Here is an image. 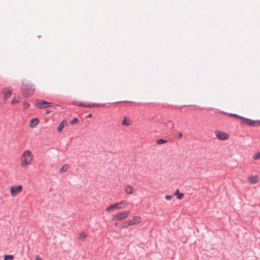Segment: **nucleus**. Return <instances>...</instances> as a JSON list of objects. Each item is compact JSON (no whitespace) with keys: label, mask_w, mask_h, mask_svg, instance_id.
Masks as SVG:
<instances>
[{"label":"nucleus","mask_w":260,"mask_h":260,"mask_svg":"<svg viewBox=\"0 0 260 260\" xmlns=\"http://www.w3.org/2000/svg\"><path fill=\"white\" fill-rule=\"evenodd\" d=\"M39 122V120L37 118H32L31 119L29 123V126L31 127H35Z\"/></svg>","instance_id":"obj_12"},{"label":"nucleus","mask_w":260,"mask_h":260,"mask_svg":"<svg viewBox=\"0 0 260 260\" xmlns=\"http://www.w3.org/2000/svg\"><path fill=\"white\" fill-rule=\"evenodd\" d=\"M92 114H88V115L86 116V117L87 118H91V117H92Z\"/></svg>","instance_id":"obj_31"},{"label":"nucleus","mask_w":260,"mask_h":260,"mask_svg":"<svg viewBox=\"0 0 260 260\" xmlns=\"http://www.w3.org/2000/svg\"><path fill=\"white\" fill-rule=\"evenodd\" d=\"M105 104L101 105L100 104H85L84 107L86 108L104 106Z\"/></svg>","instance_id":"obj_15"},{"label":"nucleus","mask_w":260,"mask_h":260,"mask_svg":"<svg viewBox=\"0 0 260 260\" xmlns=\"http://www.w3.org/2000/svg\"><path fill=\"white\" fill-rule=\"evenodd\" d=\"M168 140L164 139H158L157 140L156 143L157 144L160 145L167 143Z\"/></svg>","instance_id":"obj_20"},{"label":"nucleus","mask_w":260,"mask_h":260,"mask_svg":"<svg viewBox=\"0 0 260 260\" xmlns=\"http://www.w3.org/2000/svg\"><path fill=\"white\" fill-rule=\"evenodd\" d=\"M129 222V220L125 221L124 223V224L121 226L122 228H126L129 225H131V224H128V223Z\"/></svg>","instance_id":"obj_26"},{"label":"nucleus","mask_w":260,"mask_h":260,"mask_svg":"<svg viewBox=\"0 0 260 260\" xmlns=\"http://www.w3.org/2000/svg\"><path fill=\"white\" fill-rule=\"evenodd\" d=\"M14 256L12 255H6L4 256V260H13Z\"/></svg>","instance_id":"obj_21"},{"label":"nucleus","mask_w":260,"mask_h":260,"mask_svg":"<svg viewBox=\"0 0 260 260\" xmlns=\"http://www.w3.org/2000/svg\"><path fill=\"white\" fill-rule=\"evenodd\" d=\"M241 119L242 120L241 122V124H246L249 126L260 125V121H255L243 117L241 118Z\"/></svg>","instance_id":"obj_5"},{"label":"nucleus","mask_w":260,"mask_h":260,"mask_svg":"<svg viewBox=\"0 0 260 260\" xmlns=\"http://www.w3.org/2000/svg\"><path fill=\"white\" fill-rule=\"evenodd\" d=\"M78 121V119L77 118L75 117L74 118H73L70 122V123L72 124H74L75 123H76V122H77Z\"/></svg>","instance_id":"obj_25"},{"label":"nucleus","mask_w":260,"mask_h":260,"mask_svg":"<svg viewBox=\"0 0 260 260\" xmlns=\"http://www.w3.org/2000/svg\"><path fill=\"white\" fill-rule=\"evenodd\" d=\"M35 260H42L39 256L36 257Z\"/></svg>","instance_id":"obj_33"},{"label":"nucleus","mask_w":260,"mask_h":260,"mask_svg":"<svg viewBox=\"0 0 260 260\" xmlns=\"http://www.w3.org/2000/svg\"><path fill=\"white\" fill-rule=\"evenodd\" d=\"M3 93L4 94V100H6L8 98H9L12 93V90L8 89V88H5L3 90Z\"/></svg>","instance_id":"obj_10"},{"label":"nucleus","mask_w":260,"mask_h":260,"mask_svg":"<svg viewBox=\"0 0 260 260\" xmlns=\"http://www.w3.org/2000/svg\"><path fill=\"white\" fill-rule=\"evenodd\" d=\"M22 189V186L20 185L11 187V189H10L11 196L12 197L15 196L17 193H18L21 191Z\"/></svg>","instance_id":"obj_7"},{"label":"nucleus","mask_w":260,"mask_h":260,"mask_svg":"<svg viewBox=\"0 0 260 260\" xmlns=\"http://www.w3.org/2000/svg\"><path fill=\"white\" fill-rule=\"evenodd\" d=\"M141 221V217L139 216H135L133 217L132 220H129V222L128 224H131V225H134L136 223H138Z\"/></svg>","instance_id":"obj_11"},{"label":"nucleus","mask_w":260,"mask_h":260,"mask_svg":"<svg viewBox=\"0 0 260 260\" xmlns=\"http://www.w3.org/2000/svg\"><path fill=\"white\" fill-rule=\"evenodd\" d=\"M176 137L178 139H180L182 137V134L181 133H177L176 135Z\"/></svg>","instance_id":"obj_29"},{"label":"nucleus","mask_w":260,"mask_h":260,"mask_svg":"<svg viewBox=\"0 0 260 260\" xmlns=\"http://www.w3.org/2000/svg\"><path fill=\"white\" fill-rule=\"evenodd\" d=\"M253 158L254 160H256V159L260 158V153H259V152L255 153L254 154Z\"/></svg>","instance_id":"obj_23"},{"label":"nucleus","mask_w":260,"mask_h":260,"mask_svg":"<svg viewBox=\"0 0 260 260\" xmlns=\"http://www.w3.org/2000/svg\"><path fill=\"white\" fill-rule=\"evenodd\" d=\"M84 105H85V104L83 103H80L78 105V106H80V107H84Z\"/></svg>","instance_id":"obj_32"},{"label":"nucleus","mask_w":260,"mask_h":260,"mask_svg":"<svg viewBox=\"0 0 260 260\" xmlns=\"http://www.w3.org/2000/svg\"><path fill=\"white\" fill-rule=\"evenodd\" d=\"M130 214L131 212L129 211L121 212L113 215L112 216V219L115 221L123 220L127 217Z\"/></svg>","instance_id":"obj_3"},{"label":"nucleus","mask_w":260,"mask_h":260,"mask_svg":"<svg viewBox=\"0 0 260 260\" xmlns=\"http://www.w3.org/2000/svg\"><path fill=\"white\" fill-rule=\"evenodd\" d=\"M133 188H132V186L128 185L125 187L124 191L126 193L129 194L133 193Z\"/></svg>","instance_id":"obj_16"},{"label":"nucleus","mask_w":260,"mask_h":260,"mask_svg":"<svg viewBox=\"0 0 260 260\" xmlns=\"http://www.w3.org/2000/svg\"><path fill=\"white\" fill-rule=\"evenodd\" d=\"M122 124L125 125H129L130 124V122L125 117L122 120Z\"/></svg>","instance_id":"obj_19"},{"label":"nucleus","mask_w":260,"mask_h":260,"mask_svg":"<svg viewBox=\"0 0 260 260\" xmlns=\"http://www.w3.org/2000/svg\"><path fill=\"white\" fill-rule=\"evenodd\" d=\"M69 166L67 164L64 165L59 170V172L61 173L66 172L68 171Z\"/></svg>","instance_id":"obj_18"},{"label":"nucleus","mask_w":260,"mask_h":260,"mask_svg":"<svg viewBox=\"0 0 260 260\" xmlns=\"http://www.w3.org/2000/svg\"><path fill=\"white\" fill-rule=\"evenodd\" d=\"M172 198V196H171V195H167L165 197V199L167 200H169L171 199Z\"/></svg>","instance_id":"obj_30"},{"label":"nucleus","mask_w":260,"mask_h":260,"mask_svg":"<svg viewBox=\"0 0 260 260\" xmlns=\"http://www.w3.org/2000/svg\"><path fill=\"white\" fill-rule=\"evenodd\" d=\"M115 225L118 226L117 223H115Z\"/></svg>","instance_id":"obj_35"},{"label":"nucleus","mask_w":260,"mask_h":260,"mask_svg":"<svg viewBox=\"0 0 260 260\" xmlns=\"http://www.w3.org/2000/svg\"><path fill=\"white\" fill-rule=\"evenodd\" d=\"M49 113H50V111H47V112H46V114H49Z\"/></svg>","instance_id":"obj_34"},{"label":"nucleus","mask_w":260,"mask_h":260,"mask_svg":"<svg viewBox=\"0 0 260 260\" xmlns=\"http://www.w3.org/2000/svg\"><path fill=\"white\" fill-rule=\"evenodd\" d=\"M33 159V155L29 150H25L23 152L22 157L20 165L22 167L25 168L30 165Z\"/></svg>","instance_id":"obj_1"},{"label":"nucleus","mask_w":260,"mask_h":260,"mask_svg":"<svg viewBox=\"0 0 260 260\" xmlns=\"http://www.w3.org/2000/svg\"><path fill=\"white\" fill-rule=\"evenodd\" d=\"M67 124V121L63 120L59 124V125L57 127V131L58 132H60L62 129L64 127L65 125Z\"/></svg>","instance_id":"obj_14"},{"label":"nucleus","mask_w":260,"mask_h":260,"mask_svg":"<svg viewBox=\"0 0 260 260\" xmlns=\"http://www.w3.org/2000/svg\"><path fill=\"white\" fill-rule=\"evenodd\" d=\"M50 103L43 100H37L36 102V106L39 109H45L49 107Z\"/></svg>","instance_id":"obj_6"},{"label":"nucleus","mask_w":260,"mask_h":260,"mask_svg":"<svg viewBox=\"0 0 260 260\" xmlns=\"http://www.w3.org/2000/svg\"><path fill=\"white\" fill-rule=\"evenodd\" d=\"M174 195L176 196L179 199H181L183 197V193L180 192L179 189H177L174 193Z\"/></svg>","instance_id":"obj_17"},{"label":"nucleus","mask_w":260,"mask_h":260,"mask_svg":"<svg viewBox=\"0 0 260 260\" xmlns=\"http://www.w3.org/2000/svg\"><path fill=\"white\" fill-rule=\"evenodd\" d=\"M21 90L23 95L25 97L30 96L35 90V87L34 85H32L28 82L23 81L22 82V85Z\"/></svg>","instance_id":"obj_2"},{"label":"nucleus","mask_w":260,"mask_h":260,"mask_svg":"<svg viewBox=\"0 0 260 260\" xmlns=\"http://www.w3.org/2000/svg\"><path fill=\"white\" fill-rule=\"evenodd\" d=\"M19 97L18 96V97H15L12 101L11 103L12 104H15L16 103H17L19 102Z\"/></svg>","instance_id":"obj_22"},{"label":"nucleus","mask_w":260,"mask_h":260,"mask_svg":"<svg viewBox=\"0 0 260 260\" xmlns=\"http://www.w3.org/2000/svg\"><path fill=\"white\" fill-rule=\"evenodd\" d=\"M164 125L166 126L167 129H172L174 127V124L171 121H168L164 123Z\"/></svg>","instance_id":"obj_13"},{"label":"nucleus","mask_w":260,"mask_h":260,"mask_svg":"<svg viewBox=\"0 0 260 260\" xmlns=\"http://www.w3.org/2000/svg\"><path fill=\"white\" fill-rule=\"evenodd\" d=\"M248 181L251 184L256 183L259 181V178L257 175H253L248 177Z\"/></svg>","instance_id":"obj_9"},{"label":"nucleus","mask_w":260,"mask_h":260,"mask_svg":"<svg viewBox=\"0 0 260 260\" xmlns=\"http://www.w3.org/2000/svg\"><path fill=\"white\" fill-rule=\"evenodd\" d=\"M125 204H126L124 201H121L119 203H115L107 207L106 209V211L107 212H110L114 209H119L124 207Z\"/></svg>","instance_id":"obj_4"},{"label":"nucleus","mask_w":260,"mask_h":260,"mask_svg":"<svg viewBox=\"0 0 260 260\" xmlns=\"http://www.w3.org/2000/svg\"><path fill=\"white\" fill-rule=\"evenodd\" d=\"M230 115L232 116H233V117H237V118H239L240 119H241V118H243V117L241 116H239L237 114H230Z\"/></svg>","instance_id":"obj_28"},{"label":"nucleus","mask_w":260,"mask_h":260,"mask_svg":"<svg viewBox=\"0 0 260 260\" xmlns=\"http://www.w3.org/2000/svg\"><path fill=\"white\" fill-rule=\"evenodd\" d=\"M30 106V105L28 103L26 102H25L24 103H23V109H26L27 108H28Z\"/></svg>","instance_id":"obj_24"},{"label":"nucleus","mask_w":260,"mask_h":260,"mask_svg":"<svg viewBox=\"0 0 260 260\" xmlns=\"http://www.w3.org/2000/svg\"><path fill=\"white\" fill-rule=\"evenodd\" d=\"M86 237V235L85 233H81L80 235L79 238L80 239H83L85 238Z\"/></svg>","instance_id":"obj_27"},{"label":"nucleus","mask_w":260,"mask_h":260,"mask_svg":"<svg viewBox=\"0 0 260 260\" xmlns=\"http://www.w3.org/2000/svg\"><path fill=\"white\" fill-rule=\"evenodd\" d=\"M215 133L216 134V137L221 140H227L229 138V135L224 132H220L218 131H215Z\"/></svg>","instance_id":"obj_8"}]
</instances>
